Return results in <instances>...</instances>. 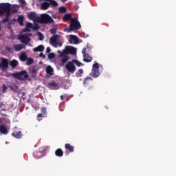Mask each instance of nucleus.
Wrapping results in <instances>:
<instances>
[{
    "mask_svg": "<svg viewBox=\"0 0 176 176\" xmlns=\"http://www.w3.org/2000/svg\"><path fill=\"white\" fill-rule=\"evenodd\" d=\"M82 53L83 56H85L87 54H86V48L82 49Z\"/></svg>",
    "mask_w": 176,
    "mask_h": 176,
    "instance_id": "obj_44",
    "label": "nucleus"
},
{
    "mask_svg": "<svg viewBox=\"0 0 176 176\" xmlns=\"http://www.w3.org/2000/svg\"><path fill=\"white\" fill-rule=\"evenodd\" d=\"M61 47L63 46V43L61 42H56L55 45H54V47Z\"/></svg>",
    "mask_w": 176,
    "mask_h": 176,
    "instance_id": "obj_37",
    "label": "nucleus"
},
{
    "mask_svg": "<svg viewBox=\"0 0 176 176\" xmlns=\"http://www.w3.org/2000/svg\"><path fill=\"white\" fill-rule=\"evenodd\" d=\"M49 8H50V3H49L47 2H43L41 4V9L43 10H47V9H49Z\"/></svg>",
    "mask_w": 176,
    "mask_h": 176,
    "instance_id": "obj_22",
    "label": "nucleus"
},
{
    "mask_svg": "<svg viewBox=\"0 0 176 176\" xmlns=\"http://www.w3.org/2000/svg\"><path fill=\"white\" fill-rule=\"evenodd\" d=\"M13 9H14V6H12Z\"/></svg>",
    "mask_w": 176,
    "mask_h": 176,
    "instance_id": "obj_57",
    "label": "nucleus"
},
{
    "mask_svg": "<svg viewBox=\"0 0 176 176\" xmlns=\"http://www.w3.org/2000/svg\"><path fill=\"white\" fill-rule=\"evenodd\" d=\"M80 28H82L80 22H79L78 18L74 17L72 19L69 28L66 30H68V32H72V31H78V30H80Z\"/></svg>",
    "mask_w": 176,
    "mask_h": 176,
    "instance_id": "obj_2",
    "label": "nucleus"
},
{
    "mask_svg": "<svg viewBox=\"0 0 176 176\" xmlns=\"http://www.w3.org/2000/svg\"><path fill=\"white\" fill-rule=\"evenodd\" d=\"M59 13H66L67 12V8L64 6H60L58 8Z\"/></svg>",
    "mask_w": 176,
    "mask_h": 176,
    "instance_id": "obj_30",
    "label": "nucleus"
},
{
    "mask_svg": "<svg viewBox=\"0 0 176 176\" xmlns=\"http://www.w3.org/2000/svg\"><path fill=\"white\" fill-rule=\"evenodd\" d=\"M65 49L67 54H73V56H75V54H76V48L72 46H67L65 47Z\"/></svg>",
    "mask_w": 176,
    "mask_h": 176,
    "instance_id": "obj_10",
    "label": "nucleus"
},
{
    "mask_svg": "<svg viewBox=\"0 0 176 176\" xmlns=\"http://www.w3.org/2000/svg\"><path fill=\"white\" fill-rule=\"evenodd\" d=\"M76 76H77V78H80L82 75L79 74V73H76Z\"/></svg>",
    "mask_w": 176,
    "mask_h": 176,
    "instance_id": "obj_52",
    "label": "nucleus"
},
{
    "mask_svg": "<svg viewBox=\"0 0 176 176\" xmlns=\"http://www.w3.org/2000/svg\"><path fill=\"white\" fill-rule=\"evenodd\" d=\"M20 60L21 61H25L27 60V56H25L24 54H21Z\"/></svg>",
    "mask_w": 176,
    "mask_h": 176,
    "instance_id": "obj_32",
    "label": "nucleus"
},
{
    "mask_svg": "<svg viewBox=\"0 0 176 176\" xmlns=\"http://www.w3.org/2000/svg\"><path fill=\"white\" fill-rule=\"evenodd\" d=\"M55 54H54V53H50L49 54H48V58H49V60H53V58L54 57H55Z\"/></svg>",
    "mask_w": 176,
    "mask_h": 176,
    "instance_id": "obj_35",
    "label": "nucleus"
},
{
    "mask_svg": "<svg viewBox=\"0 0 176 176\" xmlns=\"http://www.w3.org/2000/svg\"><path fill=\"white\" fill-rule=\"evenodd\" d=\"M12 135L15 138H21V137H23V133H21V131H14L12 133Z\"/></svg>",
    "mask_w": 176,
    "mask_h": 176,
    "instance_id": "obj_21",
    "label": "nucleus"
},
{
    "mask_svg": "<svg viewBox=\"0 0 176 176\" xmlns=\"http://www.w3.org/2000/svg\"><path fill=\"white\" fill-rule=\"evenodd\" d=\"M18 23L20 25H23L24 23V16L23 15H20L18 19Z\"/></svg>",
    "mask_w": 176,
    "mask_h": 176,
    "instance_id": "obj_26",
    "label": "nucleus"
},
{
    "mask_svg": "<svg viewBox=\"0 0 176 176\" xmlns=\"http://www.w3.org/2000/svg\"><path fill=\"white\" fill-rule=\"evenodd\" d=\"M50 32L51 34H52L53 35H54L55 34L57 33V30L56 28H52L50 30Z\"/></svg>",
    "mask_w": 176,
    "mask_h": 176,
    "instance_id": "obj_38",
    "label": "nucleus"
},
{
    "mask_svg": "<svg viewBox=\"0 0 176 176\" xmlns=\"http://www.w3.org/2000/svg\"><path fill=\"white\" fill-rule=\"evenodd\" d=\"M23 48H24V45L23 44H18L14 46V49L15 52H20L21 50H23Z\"/></svg>",
    "mask_w": 176,
    "mask_h": 176,
    "instance_id": "obj_20",
    "label": "nucleus"
},
{
    "mask_svg": "<svg viewBox=\"0 0 176 176\" xmlns=\"http://www.w3.org/2000/svg\"><path fill=\"white\" fill-rule=\"evenodd\" d=\"M12 10L14 13H17V10L12 8V6L9 3H0V16H2L5 13H7L6 18L2 20L3 23H8L9 17H10V11Z\"/></svg>",
    "mask_w": 176,
    "mask_h": 176,
    "instance_id": "obj_1",
    "label": "nucleus"
},
{
    "mask_svg": "<svg viewBox=\"0 0 176 176\" xmlns=\"http://www.w3.org/2000/svg\"><path fill=\"white\" fill-rule=\"evenodd\" d=\"M39 57H42V58H46V56H45V54H43V53H40Z\"/></svg>",
    "mask_w": 176,
    "mask_h": 176,
    "instance_id": "obj_46",
    "label": "nucleus"
},
{
    "mask_svg": "<svg viewBox=\"0 0 176 176\" xmlns=\"http://www.w3.org/2000/svg\"><path fill=\"white\" fill-rule=\"evenodd\" d=\"M31 30H30L27 26L23 29V32H30Z\"/></svg>",
    "mask_w": 176,
    "mask_h": 176,
    "instance_id": "obj_43",
    "label": "nucleus"
},
{
    "mask_svg": "<svg viewBox=\"0 0 176 176\" xmlns=\"http://www.w3.org/2000/svg\"><path fill=\"white\" fill-rule=\"evenodd\" d=\"M34 156L38 159L39 158V152L38 151H36L34 153Z\"/></svg>",
    "mask_w": 176,
    "mask_h": 176,
    "instance_id": "obj_45",
    "label": "nucleus"
},
{
    "mask_svg": "<svg viewBox=\"0 0 176 176\" xmlns=\"http://www.w3.org/2000/svg\"><path fill=\"white\" fill-rule=\"evenodd\" d=\"M0 68H2V65L1 63H0Z\"/></svg>",
    "mask_w": 176,
    "mask_h": 176,
    "instance_id": "obj_55",
    "label": "nucleus"
},
{
    "mask_svg": "<svg viewBox=\"0 0 176 176\" xmlns=\"http://www.w3.org/2000/svg\"><path fill=\"white\" fill-rule=\"evenodd\" d=\"M68 60H69L68 56H63L61 59V61H62L63 64H65V63H67V61H68Z\"/></svg>",
    "mask_w": 176,
    "mask_h": 176,
    "instance_id": "obj_33",
    "label": "nucleus"
},
{
    "mask_svg": "<svg viewBox=\"0 0 176 176\" xmlns=\"http://www.w3.org/2000/svg\"><path fill=\"white\" fill-rule=\"evenodd\" d=\"M26 64L28 65H31L32 64H34V59H32V58H29L26 62Z\"/></svg>",
    "mask_w": 176,
    "mask_h": 176,
    "instance_id": "obj_31",
    "label": "nucleus"
},
{
    "mask_svg": "<svg viewBox=\"0 0 176 176\" xmlns=\"http://www.w3.org/2000/svg\"><path fill=\"white\" fill-rule=\"evenodd\" d=\"M26 27H28V28L30 30V28H32L33 25H32L30 22H28V23L26 24Z\"/></svg>",
    "mask_w": 176,
    "mask_h": 176,
    "instance_id": "obj_40",
    "label": "nucleus"
},
{
    "mask_svg": "<svg viewBox=\"0 0 176 176\" xmlns=\"http://www.w3.org/2000/svg\"><path fill=\"white\" fill-rule=\"evenodd\" d=\"M73 19L74 18H72V15L71 14H66L63 17V21H69V20L72 21Z\"/></svg>",
    "mask_w": 176,
    "mask_h": 176,
    "instance_id": "obj_15",
    "label": "nucleus"
},
{
    "mask_svg": "<svg viewBox=\"0 0 176 176\" xmlns=\"http://www.w3.org/2000/svg\"><path fill=\"white\" fill-rule=\"evenodd\" d=\"M58 53L60 57H67V56L68 54V53L67 52L66 48H65V50H63V52L58 50Z\"/></svg>",
    "mask_w": 176,
    "mask_h": 176,
    "instance_id": "obj_24",
    "label": "nucleus"
},
{
    "mask_svg": "<svg viewBox=\"0 0 176 176\" xmlns=\"http://www.w3.org/2000/svg\"><path fill=\"white\" fill-rule=\"evenodd\" d=\"M92 60H93V58H91V56H90L89 54H87L83 56V61H85V63H91Z\"/></svg>",
    "mask_w": 176,
    "mask_h": 176,
    "instance_id": "obj_17",
    "label": "nucleus"
},
{
    "mask_svg": "<svg viewBox=\"0 0 176 176\" xmlns=\"http://www.w3.org/2000/svg\"><path fill=\"white\" fill-rule=\"evenodd\" d=\"M38 70H39V69L35 68V67H32L30 69V74H31L32 78H36V75H38Z\"/></svg>",
    "mask_w": 176,
    "mask_h": 176,
    "instance_id": "obj_13",
    "label": "nucleus"
},
{
    "mask_svg": "<svg viewBox=\"0 0 176 176\" xmlns=\"http://www.w3.org/2000/svg\"><path fill=\"white\" fill-rule=\"evenodd\" d=\"M31 35L32 34L30 33L22 34L19 36V41H21V42L22 43H24L25 45H28V43L31 42V38H30V36H31Z\"/></svg>",
    "mask_w": 176,
    "mask_h": 176,
    "instance_id": "obj_5",
    "label": "nucleus"
},
{
    "mask_svg": "<svg viewBox=\"0 0 176 176\" xmlns=\"http://www.w3.org/2000/svg\"><path fill=\"white\" fill-rule=\"evenodd\" d=\"M6 50H8V52H12V48H10V47H6Z\"/></svg>",
    "mask_w": 176,
    "mask_h": 176,
    "instance_id": "obj_50",
    "label": "nucleus"
},
{
    "mask_svg": "<svg viewBox=\"0 0 176 176\" xmlns=\"http://www.w3.org/2000/svg\"><path fill=\"white\" fill-rule=\"evenodd\" d=\"M10 67L12 68H16L17 65H19V61H17L16 59H13L10 63Z\"/></svg>",
    "mask_w": 176,
    "mask_h": 176,
    "instance_id": "obj_25",
    "label": "nucleus"
},
{
    "mask_svg": "<svg viewBox=\"0 0 176 176\" xmlns=\"http://www.w3.org/2000/svg\"><path fill=\"white\" fill-rule=\"evenodd\" d=\"M38 36L39 37L40 41H43V34L41 32H37Z\"/></svg>",
    "mask_w": 176,
    "mask_h": 176,
    "instance_id": "obj_34",
    "label": "nucleus"
},
{
    "mask_svg": "<svg viewBox=\"0 0 176 176\" xmlns=\"http://www.w3.org/2000/svg\"><path fill=\"white\" fill-rule=\"evenodd\" d=\"M65 68L70 74H74L76 71V67L73 60L67 62L65 65Z\"/></svg>",
    "mask_w": 176,
    "mask_h": 176,
    "instance_id": "obj_7",
    "label": "nucleus"
},
{
    "mask_svg": "<svg viewBox=\"0 0 176 176\" xmlns=\"http://www.w3.org/2000/svg\"><path fill=\"white\" fill-rule=\"evenodd\" d=\"M2 107V103H0V108Z\"/></svg>",
    "mask_w": 176,
    "mask_h": 176,
    "instance_id": "obj_56",
    "label": "nucleus"
},
{
    "mask_svg": "<svg viewBox=\"0 0 176 176\" xmlns=\"http://www.w3.org/2000/svg\"><path fill=\"white\" fill-rule=\"evenodd\" d=\"M45 50V46L40 45L36 47L33 48V52H43Z\"/></svg>",
    "mask_w": 176,
    "mask_h": 176,
    "instance_id": "obj_23",
    "label": "nucleus"
},
{
    "mask_svg": "<svg viewBox=\"0 0 176 176\" xmlns=\"http://www.w3.org/2000/svg\"><path fill=\"white\" fill-rule=\"evenodd\" d=\"M60 36L58 34H54L50 38V43L52 45V46L56 45V43L57 42V39Z\"/></svg>",
    "mask_w": 176,
    "mask_h": 176,
    "instance_id": "obj_11",
    "label": "nucleus"
},
{
    "mask_svg": "<svg viewBox=\"0 0 176 176\" xmlns=\"http://www.w3.org/2000/svg\"><path fill=\"white\" fill-rule=\"evenodd\" d=\"M41 113H43V115H45V113H46V107H42L41 109Z\"/></svg>",
    "mask_w": 176,
    "mask_h": 176,
    "instance_id": "obj_41",
    "label": "nucleus"
},
{
    "mask_svg": "<svg viewBox=\"0 0 176 176\" xmlns=\"http://www.w3.org/2000/svg\"><path fill=\"white\" fill-rule=\"evenodd\" d=\"M65 148L66 149V151H69V152H74L75 147H74V146H72L70 144H65Z\"/></svg>",
    "mask_w": 176,
    "mask_h": 176,
    "instance_id": "obj_18",
    "label": "nucleus"
},
{
    "mask_svg": "<svg viewBox=\"0 0 176 176\" xmlns=\"http://www.w3.org/2000/svg\"><path fill=\"white\" fill-rule=\"evenodd\" d=\"M64 97H67V94H64V95L60 96L61 101L64 100Z\"/></svg>",
    "mask_w": 176,
    "mask_h": 176,
    "instance_id": "obj_47",
    "label": "nucleus"
},
{
    "mask_svg": "<svg viewBox=\"0 0 176 176\" xmlns=\"http://www.w3.org/2000/svg\"><path fill=\"white\" fill-rule=\"evenodd\" d=\"M78 73H79L80 75H82V74H83V69H80L78 70Z\"/></svg>",
    "mask_w": 176,
    "mask_h": 176,
    "instance_id": "obj_51",
    "label": "nucleus"
},
{
    "mask_svg": "<svg viewBox=\"0 0 176 176\" xmlns=\"http://www.w3.org/2000/svg\"><path fill=\"white\" fill-rule=\"evenodd\" d=\"M48 87L49 89H57L58 87V83L52 81L48 82Z\"/></svg>",
    "mask_w": 176,
    "mask_h": 176,
    "instance_id": "obj_14",
    "label": "nucleus"
},
{
    "mask_svg": "<svg viewBox=\"0 0 176 176\" xmlns=\"http://www.w3.org/2000/svg\"><path fill=\"white\" fill-rule=\"evenodd\" d=\"M72 42H74V43H78L79 38L76 36L71 35L69 38V43H72Z\"/></svg>",
    "mask_w": 176,
    "mask_h": 176,
    "instance_id": "obj_16",
    "label": "nucleus"
},
{
    "mask_svg": "<svg viewBox=\"0 0 176 176\" xmlns=\"http://www.w3.org/2000/svg\"><path fill=\"white\" fill-rule=\"evenodd\" d=\"M1 71L4 72L6 69H8V68H9V60L5 58H1Z\"/></svg>",
    "mask_w": 176,
    "mask_h": 176,
    "instance_id": "obj_9",
    "label": "nucleus"
},
{
    "mask_svg": "<svg viewBox=\"0 0 176 176\" xmlns=\"http://www.w3.org/2000/svg\"><path fill=\"white\" fill-rule=\"evenodd\" d=\"M40 24H52L54 23V20L47 14H41L38 18Z\"/></svg>",
    "mask_w": 176,
    "mask_h": 176,
    "instance_id": "obj_3",
    "label": "nucleus"
},
{
    "mask_svg": "<svg viewBox=\"0 0 176 176\" xmlns=\"http://www.w3.org/2000/svg\"><path fill=\"white\" fill-rule=\"evenodd\" d=\"M43 115L42 113H38L37 118H42Z\"/></svg>",
    "mask_w": 176,
    "mask_h": 176,
    "instance_id": "obj_53",
    "label": "nucleus"
},
{
    "mask_svg": "<svg viewBox=\"0 0 176 176\" xmlns=\"http://www.w3.org/2000/svg\"><path fill=\"white\" fill-rule=\"evenodd\" d=\"M51 52L50 47H47L46 48V53H50Z\"/></svg>",
    "mask_w": 176,
    "mask_h": 176,
    "instance_id": "obj_49",
    "label": "nucleus"
},
{
    "mask_svg": "<svg viewBox=\"0 0 176 176\" xmlns=\"http://www.w3.org/2000/svg\"><path fill=\"white\" fill-rule=\"evenodd\" d=\"M28 17L30 20H32V21H36L38 23L39 16H38V14L34 12H30L28 14Z\"/></svg>",
    "mask_w": 176,
    "mask_h": 176,
    "instance_id": "obj_8",
    "label": "nucleus"
},
{
    "mask_svg": "<svg viewBox=\"0 0 176 176\" xmlns=\"http://www.w3.org/2000/svg\"><path fill=\"white\" fill-rule=\"evenodd\" d=\"M47 2H50V5H51V6H54V8L56 6H58V3L54 0H47Z\"/></svg>",
    "mask_w": 176,
    "mask_h": 176,
    "instance_id": "obj_28",
    "label": "nucleus"
},
{
    "mask_svg": "<svg viewBox=\"0 0 176 176\" xmlns=\"http://www.w3.org/2000/svg\"><path fill=\"white\" fill-rule=\"evenodd\" d=\"M100 65L98 63H94L92 66V76L93 78H98L100 76Z\"/></svg>",
    "mask_w": 176,
    "mask_h": 176,
    "instance_id": "obj_6",
    "label": "nucleus"
},
{
    "mask_svg": "<svg viewBox=\"0 0 176 176\" xmlns=\"http://www.w3.org/2000/svg\"><path fill=\"white\" fill-rule=\"evenodd\" d=\"M13 76L19 80H24V79H27L29 76L27 74V71L23 70L19 73L13 74Z\"/></svg>",
    "mask_w": 176,
    "mask_h": 176,
    "instance_id": "obj_4",
    "label": "nucleus"
},
{
    "mask_svg": "<svg viewBox=\"0 0 176 176\" xmlns=\"http://www.w3.org/2000/svg\"><path fill=\"white\" fill-rule=\"evenodd\" d=\"M19 2H21V3L22 5H25V0H19Z\"/></svg>",
    "mask_w": 176,
    "mask_h": 176,
    "instance_id": "obj_48",
    "label": "nucleus"
},
{
    "mask_svg": "<svg viewBox=\"0 0 176 176\" xmlns=\"http://www.w3.org/2000/svg\"><path fill=\"white\" fill-rule=\"evenodd\" d=\"M55 155L58 157H63V156L64 155V152L61 148H58L55 151Z\"/></svg>",
    "mask_w": 176,
    "mask_h": 176,
    "instance_id": "obj_19",
    "label": "nucleus"
},
{
    "mask_svg": "<svg viewBox=\"0 0 176 176\" xmlns=\"http://www.w3.org/2000/svg\"><path fill=\"white\" fill-rule=\"evenodd\" d=\"M32 30H39V25L35 24L34 25H33Z\"/></svg>",
    "mask_w": 176,
    "mask_h": 176,
    "instance_id": "obj_39",
    "label": "nucleus"
},
{
    "mask_svg": "<svg viewBox=\"0 0 176 176\" xmlns=\"http://www.w3.org/2000/svg\"><path fill=\"white\" fill-rule=\"evenodd\" d=\"M92 80L91 77H87V78L84 80L83 84H84V85H87V80Z\"/></svg>",
    "mask_w": 176,
    "mask_h": 176,
    "instance_id": "obj_36",
    "label": "nucleus"
},
{
    "mask_svg": "<svg viewBox=\"0 0 176 176\" xmlns=\"http://www.w3.org/2000/svg\"><path fill=\"white\" fill-rule=\"evenodd\" d=\"M72 61L74 64H76V65H77V67H82V65H83L82 63L76 59H73Z\"/></svg>",
    "mask_w": 176,
    "mask_h": 176,
    "instance_id": "obj_29",
    "label": "nucleus"
},
{
    "mask_svg": "<svg viewBox=\"0 0 176 176\" xmlns=\"http://www.w3.org/2000/svg\"><path fill=\"white\" fill-rule=\"evenodd\" d=\"M8 90V87L5 85H3V92L5 93Z\"/></svg>",
    "mask_w": 176,
    "mask_h": 176,
    "instance_id": "obj_42",
    "label": "nucleus"
},
{
    "mask_svg": "<svg viewBox=\"0 0 176 176\" xmlns=\"http://www.w3.org/2000/svg\"><path fill=\"white\" fill-rule=\"evenodd\" d=\"M0 133L1 134H3L4 135H6V134L9 133V131H8V128H6V126H5L4 124L0 125Z\"/></svg>",
    "mask_w": 176,
    "mask_h": 176,
    "instance_id": "obj_12",
    "label": "nucleus"
},
{
    "mask_svg": "<svg viewBox=\"0 0 176 176\" xmlns=\"http://www.w3.org/2000/svg\"><path fill=\"white\" fill-rule=\"evenodd\" d=\"M46 72L48 75H53V68L52 67V66H47L46 67Z\"/></svg>",
    "mask_w": 176,
    "mask_h": 176,
    "instance_id": "obj_27",
    "label": "nucleus"
},
{
    "mask_svg": "<svg viewBox=\"0 0 176 176\" xmlns=\"http://www.w3.org/2000/svg\"><path fill=\"white\" fill-rule=\"evenodd\" d=\"M61 1V2H67L68 0H60Z\"/></svg>",
    "mask_w": 176,
    "mask_h": 176,
    "instance_id": "obj_54",
    "label": "nucleus"
}]
</instances>
